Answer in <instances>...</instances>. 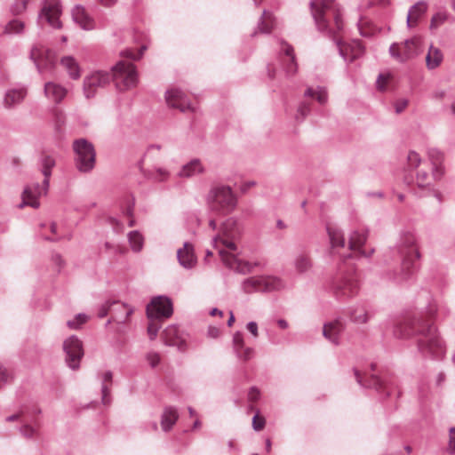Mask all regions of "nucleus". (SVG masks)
I'll return each mask as SVG.
<instances>
[{"label":"nucleus","instance_id":"nucleus-33","mask_svg":"<svg viewBox=\"0 0 455 455\" xmlns=\"http://www.w3.org/2000/svg\"><path fill=\"white\" fill-rule=\"evenodd\" d=\"M304 96L315 99L321 105H324L328 101V92L324 87L321 86L308 87L305 91Z\"/></svg>","mask_w":455,"mask_h":455},{"label":"nucleus","instance_id":"nucleus-40","mask_svg":"<svg viewBox=\"0 0 455 455\" xmlns=\"http://www.w3.org/2000/svg\"><path fill=\"white\" fill-rule=\"evenodd\" d=\"M128 240L132 251L139 252L142 250L144 239L138 231H131L128 234Z\"/></svg>","mask_w":455,"mask_h":455},{"label":"nucleus","instance_id":"nucleus-44","mask_svg":"<svg viewBox=\"0 0 455 455\" xmlns=\"http://www.w3.org/2000/svg\"><path fill=\"white\" fill-rule=\"evenodd\" d=\"M89 319L88 315L84 313L77 314L73 319L67 322V325L71 330L79 329Z\"/></svg>","mask_w":455,"mask_h":455},{"label":"nucleus","instance_id":"nucleus-58","mask_svg":"<svg viewBox=\"0 0 455 455\" xmlns=\"http://www.w3.org/2000/svg\"><path fill=\"white\" fill-rule=\"evenodd\" d=\"M450 438L447 451L450 454H455V427H451L449 430Z\"/></svg>","mask_w":455,"mask_h":455},{"label":"nucleus","instance_id":"nucleus-6","mask_svg":"<svg viewBox=\"0 0 455 455\" xmlns=\"http://www.w3.org/2000/svg\"><path fill=\"white\" fill-rule=\"evenodd\" d=\"M330 290L336 299L346 301L358 294L359 283L354 270L346 273L342 267L331 280Z\"/></svg>","mask_w":455,"mask_h":455},{"label":"nucleus","instance_id":"nucleus-63","mask_svg":"<svg viewBox=\"0 0 455 455\" xmlns=\"http://www.w3.org/2000/svg\"><path fill=\"white\" fill-rule=\"evenodd\" d=\"M407 106H408V100H407L402 99V100H397L395 103V112L397 114L402 113L406 108Z\"/></svg>","mask_w":455,"mask_h":455},{"label":"nucleus","instance_id":"nucleus-46","mask_svg":"<svg viewBox=\"0 0 455 455\" xmlns=\"http://www.w3.org/2000/svg\"><path fill=\"white\" fill-rule=\"evenodd\" d=\"M310 110H311V107H310L309 103L301 102L297 109V114L295 116L296 120L299 121V122L303 121L307 117V116L310 113Z\"/></svg>","mask_w":455,"mask_h":455},{"label":"nucleus","instance_id":"nucleus-16","mask_svg":"<svg viewBox=\"0 0 455 455\" xmlns=\"http://www.w3.org/2000/svg\"><path fill=\"white\" fill-rule=\"evenodd\" d=\"M165 100L168 106L173 108H178L181 112H185L187 110L194 111V108L191 106L188 96L180 89L172 88L166 91Z\"/></svg>","mask_w":455,"mask_h":455},{"label":"nucleus","instance_id":"nucleus-51","mask_svg":"<svg viewBox=\"0 0 455 455\" xmlns=\"http://www.w3.org/2000/svg\"><path fill=\"white\" fill-rule=\"evenodd\" d=\"M390 55L400 62H403V50L398 44L394 43L389 47Z\"/></svg>","mask_w":455,"mask_h":455},{"label":"nucleus","instance_id":"nucleus-32","mask_svg":"<svg viewBox=\"0 0 455 455\" xmlns=\"http://www.w3.org/2000/svg\"><path fill=\"white\" fill-rule=\"evenodd\" d=\"M443 56L442 52L434 46H430L426 56L427 67L429 69L437 68L443 61Z\"/></svg>","mask_w":455,"mask_h":455},{"label":"nucleus","instance_id":"nucleus-50","mask_svg":"<svg viewBox=\"0 0 455 455\" xmlns=\"http://www.w3.org/2000/svg\"><path fill=\"white\" fill-rule=\"evenodd\" d=\"M428 173L426 171H419L416 175V182L419 188H427L428 183Z\"/></svg>","mask_w":455,"mask_h":455},{"label":"nucleus","instance_id":"nucleus-11","mask_svg":"<svg viewBox=\"0 0 455 455\" xmlns=\"http://www.w3.org/2000/svg\"><path fill=\"white\" fill-rule=\"evenodd\" d=\"M50 180L44 177L42 185L39 183H32L24 188L21 195V203L18 205L20 209L25 206H30L37 209L40 207L39 197L45 196L49 190Z\"/></svg>","mask_w":455,"mask_h":455},{"label":"nucleus","instance_id":"nucleus-47","mask_svg":"<svg viewBox=\"0 0 455 455\" xmlns=\"http://www.w3.org/2000/svg\"><path fill=\"white\" fill-rule=\"evenodd\" d=\"M427 155L432 164H440L443 163V155L440 150L430 148L427 151Z\"/></svg>","mask_w":455,"mask_h":455},{"label":"nucleus","instance_id":"nucleus-22","mask_svg":"<svg viewBox=\"0 0 455 455\" xmlns=\"http://www.w3.org/2000/svg\"><path fill=\"white\" fill-rule=\"evenodd\" d=\"M177 259L180 266L185 268H192L196 263V258L194 252V246L188 242H185L182 248L177 251Z\"/></svg>","mask_w":455,"mask_h":455},{"label":"nucleus","instance_id":"nucleus-56","mask_svg":"<svg viewBox=\"0 0 455 455\" xmlns=\"http://www.w3.org/2000/svg\"><path fill=\"white\" fill-rule=\"evenodd\" d=\"M236 353V355L244 360V361H247L249 359H251L253 355V349L251 348V347H245L243 346V349H238L237 351H235Z\"/></svg>","mask_w":455,"mask_h":455},{"label":"nucleus","instance_id":"nucleus-18","mask_svg":"<svg viewBox=\"0 0 455 455\" xmlns=\"http://www.w3.org/2000/svg\"><path fill=\"white\" fill-rule=\"evenodd\" d=\"M44 94L51 102L59 105L68 95V89L56 82H46L44 85Z\"/></svg>","mask_w":455,"mask_h":455},{"label":"nucleus","instance_id":"nucleus-21","mask_svg":"<svg viewBox=\"0 0 455 455\" xmlns=\"http://www.w3.org/2000/svg\"><path fill=\"white\" fill-rule=\"evenodd\" d=\"M111 313L112 317L108 321L107 324H109L111 322L125 323L128 318L133 313V308L124 303L113 301Z\"/></svg>","mask_w":455,"mask_h":455},{"label":"nucleus","instance_id":"nucleus-5","mask_svg":"<svg viewBox=\"0 0 455 455\" xmlns=\"http://www.w3.org/2000/svg\"><path fill=\"white\" fill-rule=\"evenodd\" d=\"M206 203L209 211L216 215L225 216L235 211L237 206V197L228 185H213L207 196Z\"/></svg>","mask_w":455,"mask_h":455},{"label":"nucleus","instance_id":"nucleus-15","mask_svg":"<svg viewBox=\"0 0 455 455\" xmlns=\"http://www.w3.org/2000/svg\"><path fill=\"white\" fill-rule=\"evenodd\" d=\"M173 313L172 303L168 297L157 296L147 306V315L149 319L169 318Z\"/></svg>","mask_w":455,"mask_h":455},{"label":"nucleus","instance_id":"nucleus-25","mask_svg":"<svg viewBox=\"0 0 455 455\" xmlns=\"http://www.w3.org/2000/svg\"><path fill=\"white\" fill-rule=\"evenodd\" d=\"M27 95L25 87L12 88L6 91L4 97V106L7 108L21 103Z\"/></svg>","mask_w":455,"mask_h":455},{"label":"nucleus","instance_id":"nucleus-61","mask_svg":"<svg viewBox=\"0 0 455 455\" xmlns=\"http://www.w3.org/2000/svg\"><path fill=\"white\" fill-rule=\"evenodd\" d=\"M111 309H112V302L107 301L105 304H103L100 307L99 312H98V316L100 318H103V317L107 316L108 312H111Z\"/></svg>","mask_w":455,"mask_h":455},{"label":"nucleus","instance_id":"nucleus-2","mask_svg":"<svg viewBox=\"0 0 455 455\" xmlns=\"http://www.w3.org/2000/svg\"><path fill=\"white\" fill-rule=\"evenodd\" d=\"M242 235V226L235 218H228L221 223L218 233L212 236V244L226 267L236 273L246 275L252 272L258 263L243 260L235 254Z\"/></svg>","mask_w":455,"mask_h":455},{"label":"nucleus","instance_id":"nucleus-24","mask_svg":"<svg viewBox=\"0 0 455 455\" xmlns=\"http://www.w3.org/2000/svg\"><path fill=\"white\" fill-rule=\"evenodd\" d=\"M367 239V233L365 231H354L349 237V249L354 251L355 253H358L360 256L370 257L373 249L371 250L370 253H366L364 251L361 250V247L365 243Z\"/></svg>","mask_w":455,"mask_h":455},{"label":"nucleus","instance_id":"nucleus-35","mask_svg":"<svg viewBox=\"0 0 455 455\" xmlns=\"http://www.w3.org/2000/svg\"><path fill=\"white\" fill-rule=\"evenodd\" d=\"M327 232L333 249L343 248L345 246V238L339 229L333 227H327Z\"/></svg>","mask_w":455,"mask_h":455},{"label":"nucleus","instance_id":"nucleus-1","mask_svg":"<svg viewBox=\"0 0 455 455\" xmlns=\"http://www.w3.org/2000/svg\"><path fill=\"white\" fill-rule=\"evenodd\" d=\"M310 6L317 29L335 41L345 61L353 62L363 54L364 49L359 40L343 43L337 38L336 34L343 28V20L334 0H313Z\"/></svg>","mask_w":455,"mask_h":455},{"label":"nucleus","instance_id":"nucleus-57","mask_svg":"<svg viewBox=\"0 0 455 455\" xmlns=\"http://www.w3.org/2000/svg\"><path fill=\"white\" fill-rule=\"evenodd\" d=\"M233 344L235 351L243 349L244 346L243 334L239 331L235 332L233 336Z\"/></svg>","mask_w":455,"mask_h":455},{"label":"nucleus","instance_id":"nucleus-39","mask_svg":"<svg viewBox=\"0 0 455 455\" xmlns=\"http://www.w3.org/2000/svg\"><path fill=\"white\" fill-rule=\"evenodd\" d=\"M55 159L49 155H43L40 159L41 171L44 178L50 180L52 169L55 166Z\"/></svg>","mask_w":455,"mask_h":455},{"label":"nucleus","instance_id":"nucleus-59","mask_svg":"<svg viewBox=\"0 0 455 455\" xmlns=\"http://www.w3.org/2000/svg\"><path fill=\"white\" fill-rule=\"evenodd\" d=\"M146 359L151 367H156L160 363V355L156 352L147 354Z\"/></svg>","mask_w":455,"mask_h":455},{"label":"nucleus","instance_id":"nucleus-55","mask_svg":"<svg viewBox=\"0 0 455 455\" xmlns=\"http://www.w3.org/2000/svg\"><path fill=\"white\" fill-rule=\"evenodd\" d=\"M265 427V419L259 416V411L252 418V427L255 431L262 430Z\"/></svg>","mask_w":455,"mask_h":455},{"label":"nucleus","instance_id":"nucleus-17","mask_svg":"<svg viewBox=\"0 0 455 455\" xmlns=\"http://www.w3.org/2000/svg\"><path fill=\"white\" fill-rule=\"evenodd\" d=\"M162 339L166 346L176 347L182 352L187 349L186 339L176 325L167 326L162 333Z\"/></svg>","mask_w":455,"mask_h":455},{"label":"nucleus","instance_id":"nucleus-27","mask_svg":"<svg viewBox=\"0 0 455 455\" xmlns=\"http://www.w3.org/2000/svg\"><path fill=\"white\" fill-rule=\"evenodd\" d=\"M60 65L67 71L68 76L77 80L81 76V68L77 60L72 56H64L60 60Z\"/></svg>","mask_w":455,"mask_h":455},{"label":"nucleus","instance_id":"nucleus-4","mask_svg":"<svg viewBox=\"0 0 455 455\" xmlns=\"http://www.w3.org/2000/svg\"><path fill=\"white\" fill-rule=\"evenodd\" d=\"M395 250L401 259V273L395 279L407 280L417 269V260L420 258L417 239L414 234L404 232L401 235Z\"/></svg>","mask_w":455,"mask_h":455},{"label":"nucleus","instance_id":"nucleus-14","mask_svg":"<svg viewBox=\"0 0 455 455\" xmlns=\"http://www.w3.org/2000/svg\"><path fill=\"white\" fill-rule=\"evenodd\" d=\"M61 12L62 6L60 0H44L38 20L39 21L45 20L53 28H60Z\"/></svg>","mask_w":455,"mask_h":455},{"label":"nucleus","instance_id":"nucleus-38","mask_svg":"<svg viewBox=\"0 0 455 455\" xmlns=\"http://www.w3.org/2000/svg\"><path fill=\"white\" fill-rule=\"evenodd\" d=\"M294 267L297 272L300 274L307 273L312 267L311 259L306 253H299L294 259Z\"/></svg>","mask_w":455,"mask_h":455},{"label":"nucleus","instance_id":"nucleus-8","mask_svg":"<svg viewBox=\"0 0 455 455\" xmlns=\"http://www.w3.org/2000/svg\"><path fill=\"white\" fill-rule=\"evenodd\" d=\"M110 75L119 91L129 90L137 85L138 74L135 66L131 62L119 61L112 68Z\"/></svg>","mask_w":455,"mask_h":455},{"label":"nucleus","instance_id":"nucleus-62","mask_svg":"<svg viewBox=\"0 0 455 455\" xmlns=\"http://www.w3.org/2000/svg\"><path fill=\"white\" fill-rule=\"evenodd\" d=\"M259 397H260L259 390L255 387H251V389L249 390V393H248L249 401L257 402L259 399Z\"/></svg>","mask_w":455,"mask_h":455},{"label":"nucleus","instance_id":"nucleus-36","mask_svg":"<svg viewBox=\"0 0 455 455\" xmlns=\"http://www.w3.org/2000/svg\"><path fill=\"white\" fill-rule=\"evenodd\" d=\"M275 27V19L271 12L264 10L258 28L261 33H270Z\"/></svg>","mask_w":455,"mask_h":455},{"label":"nucleus","instance_id":"nucleus-26","mask_svg":"<svg viewBox=\"0 0 455 455\" xmlns=\"http://www.w3.org/2000/svg\"><path fill=\"white\" fill-rule=\"evenodd\" d=\"M204 172V167L202 162L199 159L195 158L184 164L177 175L180 178L188 179L199 175Z\"/></svg>","mask_w":455,"mask_h":455},{"label":"nucleus","instance_id":"nucleus-7","mask_svg":"<svg viewBox=\"0 0 455 455\" xmlns=\"http://www.w3.org/2000/svg\"><path fill=\"white\" fill-rule=\"evenodd\" d=\"M75 153V165L81 172H90L95 166L96 151L88 140L81 138L75 140L72 144Z\"/></svg>","mask_w":455,"mask_h":455},{"label":"nucleus","instance_id":"nucleus-48","mask_svg":"<svg viewBox=\"0 0 455 455\" xmlns=\"http://www.w3.org/2000/svg\"><path fill=\"white\" fill-rule=\"evenodd\" d=\"M158 319H150L148 326V334L151 340H154L158 334L161 325L157 323Z\"/></svg>","mask_w":455,"mask_h":455},{"label":"nucleus","instance_id":"nucleus-42","mask_svg":"<svg viewBox=\"0 0 455 455\" xmlns=\"http://www.w3.org/2000/svg\"><path fill=\"white\" fill-rule=\"evenodd\" d=\"M25 28L24 22L19 20H12L4 27V33L9 35L20 34Z\"/></svg>","mask_w":455,"mask_h":455},{"label":"nucleus","instance_id":"nucleus-9","mask_svg":"<svg viewBox=\"0 0 455 455\" xmlns=\"http://www.w3.org/2000/svg\"><path fill=\"white\" fill-rule=\"evenodd\" d=\"M241 287L245 293L270 292L283 289L284 283L280 278L275 276H252L244 279Z\"/></svg>","mask_w":455,"mask_h":455},{"label":"nucleus","instance_id":"nucleus-13","mask_svg":"<svg viewBox=\"0 0 455 455\" xmlns=\"http://www.w3.org/2000/svg\"><path fill=\"white\" fill-rule=\"evenodd\" d=\"M111 81V75L107 71H95L86 76L83 83L84 94L87 99L95 96L99 88H103Z\"/></svg>","mask_w":455,"mask_h":455},{"label":"nucleus","instance_id":"nucleus-12","mask_svg":"<svg viewBox=\"0 0 455 455\" xmlns=\"http://www.w3.org/2000/svg\"><path fill=\"white\" fill-rule=\"evenodd\" d=\"M65 362L73 371L80 368V363L84 356L83 342L78 337L72 335L63 341Z\"/></svg>","mask_w":455,"mask_h":455},{"label":"nucleus","instance_id":"nucleus-60","mask_svg":"<svg viewBox=\"0 0 455 455\" xmlns=\"http://www.w3.org/2000/svg\"><path fill=\"white\" fill-rule=\"evenodd\" d=\"M432 175L434 179L440 180L444 174V168L442 164H432Z\"/></svg>","mask_w":455,"mask_h":455},{"label":"nucleus","instance_id":"nucleus-41","mask_svg":"<svg viewBox=\"0 0 455 455\" xmlns=\"http://www.w3.org/2000/svg\"><path fill=\"white\" fill-rule=\"evenodd\" d=\"M170 172L163 167H155L153 171L148 173V178L155 181L164 182L170 178Z\"/></svg>","mask_w":455,"mask_h":455},{"label":"nucleus","instance_id":"nucleus-43","mask_svg":"<svg viewBox=\"0 0 455 455\" xmlns=\"http://www.w3.org/2000/svg\"><path fill=\"white\" fill-rule=\"evenodd\" d=\"M23 425L20 428V434L26 438H31L36 435L39 427L37 421H33V426L28 424L26 419H22Z\"/></svg>","mask_w":455,"mask_h":455},{"label":"nucleus","instance_id":"nucleus-3","mask_svg":"<svg viewBox=\"0 0 455 455\" xmlns=\"http://www.w3.org/2000/svg\"><path fill=\"white\" fill-rule=\"evenodd\" d=\"M394 335L400 339L417 338L419 351L424 356L441 359L445 355V346L434 325L420 318L407 320L395 326Z\"/></svg>","mask_w":455,"mask_h":455},{"label":"nucleus","instance_id":"nucleus-10","mask_svg":"<svg viewBox=\"0 0 455 455\" xmlns=\"http://www.w3.org/2000/svg\"><path fill=\"white\" fill-rule=\"evenodd\" d=\"M29 58L35 63L37 71L41 75L52 73L56 66L54 52L41 44L33 45Z\"/></svg>","mask_w":455,"mask_h":455},{"label":"nucleus","instance_id":"nucleus-37","mask_svg":"<svg viewBox=\"0 0 455 455\" xmlns=\"http://www.w3.org/2000/svg\"><path fill=\"white\" fill-rule=\"evenodd\" d=\"M350 319L355 323H365L371 317L363 306H357L350 310Z\"/></svg>","mask_w":455,"mask_h":455},{"label":"nucleus","instance_id":"nucleus-31","mask_svg":"<svg viewBox=\"0 0 455 455\" xmlns=\"http://www.w3.org/2000/svg\"><path fill=\"white\" fill-rule=\"evenodd\" d=\"M354 374L356 382L363 387L374 388L377 391H379L382 387L386 388L384 382L376 375H371V379L367 382H363L359 371L354 369Z\"/></svg>","mask_w":455,"mask_h":455},{"label":"nucleus","instance_id":"nucleus-20","mask_svg":"<svg viewBox=\"0 0 455 455\" xmlns=\"http://www.w3.org/2000/svg\"><path fill=\"white\" fill-rule=\"evenodd\" d=\"M345 330L344 323L339 319L327 323L323 325V335L334 345H339L340 336Z\"/></svg>","mask_w":455,"mask_h":455},{"label":"nucleus","instance_id":"nucleus-34","mask_svg":"<svg viewBox=\"0 0 455 455\" xmlns=\"http://www.w3.org/2000/svg\"><path fill=\"white\" fill-rule=\"evenodd\" d=\"M419 40L418 38L407 39L403 42L402 46L403 62L411 59L419 48Z\"/></svg>","mask_w":455,"mask_h":455},{"label":"nucleus","instance_id":"nucleus-28","mask_svg":"<svg viewBox=\"0 0 455 455\" xmlns=\"http://www.w3.org/2000/svg\"><path fill=\"white\" fill-rule=\"evenodd\" d=\"M179 414L174 407L169 406L164 410L161 417V427L164 431H169L177 422Z\"/></svg>","mask_w":455,"mask_h":455},{"label":"nucleus","instance_id":"nucleus-64","mask_svg":"<svg viewBox=\"0 0 455 455\" xmlns=\"http://www.w3.org/2000/svg\"><path fill=\"white\" fill-rule=\"evenodd\" d=\"M247 330L256 338L258 337V324L255 322H249L247 323Z\"/></svg>","mask_w":455,"mask_h":455},{"label":"nucleus","instance_id":"nucleus-52","mask_svg":"<svg viewBox=\"0 0 455 455\" xmlns=\"http://www.w3.org/2000/svg\"><path fill=\"white\" fill-rule=\"evenodd\" d=\"M28 0H15L14 4L11 7V11L13 14H20L23 12L27 8Z\"/></svg>","mask_w":455,"mask_h":455},{"label":"nucleus","instance_id":"nucleus-45","mask_svg":"<svg viewBox=\"0 0 455 455\" xmlns=\"http://www.w3.org/2000/svg\"><path fill=\"white\" fill-rule=\"evenodd\" d=\"M447 19H448V14L446 12H439L435 13L431 19L430 28L431 29L437 28L440 25L444 23L447 20Z\"/></svg>","mask_w":455,"mask_h":455},{"label":"nucleus","instance_id":"nucleus-30","mask_svg":"<svg viewBox=\"0 0 455 455\" xmlns=\"http://www.w3.org/2000/svg\"><path fill=\"white\" fill-rule=\"evenodd\" d=\"M101 400L104 404L110 403V387L112 385L113 373L111 371H106L101 374Z\"/></svg>","mask_w":455,"mask_h":455},{"label":"nucleus","instance_id":"nucleus-49","mask_svg":"<svg viewBox=\"0 0 455 455\" xmlns=\"http://www.w3.org/2000/svg\"><path fill=\"white\" fill-rule=\"evenodd\" d=\"M12 380V373L0 363V389L4 385L11 383Z\"/></svg>","mask_w":455,"mask_h":455},{"label":"nucleus","instance_id":"nucleus-23","mask_svg":"<svg viewBox=\"0 0 455 455\" xmlns=\"http://www.w3.org/2000/svg\"><path fill=\"white\" fill-rule=\"evenodd\" d=\"M280 52L284 55L285 60V72L288 76H292L297 72V63L295 60L294 50L291 45L286 42L280 41Z\"/></svg>","mask_w":455,"mask_h":455},{"label":"nucleus","instance_id":"nucleus-53","mask_svg":"<svg viewBox=\"0 0 455 455\" xmlns=\"http://www.w3.org/2000/svg\"><path fill=\"white\" fill-rule=\"evenodd\" d=\"M407 161L409 166L412 168H416L419 165L421 159L419 157V155L415 151H410L407 156Z\"/></svg>","mask_w":455,"mask_h":455},{"label":"nucleus","instance_id":"nucleus-19","mask_svg":"<svg viewBox=\"0 0 455 455\" xmlns=\"http://www.w3.org/2000/svg\"><path fill=\"white\" fill-rule=\"evenodd\" d=\"M72 19L84 30L95 28V21L83 5L77 4L71 11Z\"/></svg>","mask_w":455,"mask_h":455},{"label":"nucleus","instance_id":"nucleus-29","mask_svg":"<svg viewBox=\"0 0 455 455\" xmlns=\"http://www.w3.org/2000/svg\"><path fill=\"white\" fill-rule=\"evenodd\" d=\"M427 9V4L424 1H419L413 4L407 15V26L413 27L417 23L418 19L426 12Z\"/></svg>","mask_w":455,"mask_h":455},{"label":"nucleus","instance_id":"nucleus-54","mask_svg":"<svg viewBox=\"0 0 455 455\" xmlns=\"http://www.w3.org/2000/svg\"><path fill=\"white\" fill-rule=\"evenodd\" d=\"M147 49L146 46H142L140 48V52L138 53H135L133 51L130 50V49H127V50H124L123 52H121V55L123 57H125V58H128V59H132V60H139L141 58L142 54H143V52Z\"/></svg>","mask_w":455,"mask_h":455}]
</instances>
